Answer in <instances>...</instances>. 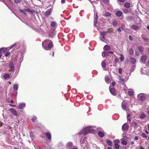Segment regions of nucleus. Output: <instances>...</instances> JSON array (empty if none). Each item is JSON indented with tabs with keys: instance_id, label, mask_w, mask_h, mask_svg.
Returning <instances> with one entry per match:
<instances>
[{
	"instance_id": "44",
	"label": "nucleus",
	"mask_w": 149,
	"mask_h": 149,
	"mask_svg": "<svg viewBox=\"0 0 149 149\" xmlns=\"http://www.w3.org/2000/svg\"><path fill=\"white\" fill-rule=\"evenodd\" d=\"M37 119V118L36 117L34 116L32 118V121L33 122H35L36 120Z\"/></svg>"
},
{
	"instance_id": "4",
	"label": "nucleus",
	"mask_w": 149,
	"mask_h": 149,
	"mask_svg": "<svg viewBox=\"0 0 149 149\" xmlns=\"http://www.w3.org/2000/svg\"><path fill=\"white\" fill-rule=\"evenodd\" d=\"M83 142H84V143H82V141H81V146L84 148V149H86L88 147V144L87 143V142L86 141V138H84L83 140Z\"/></svg>"
},
{
	"instance_id": "13",
	"label": "nucleus",
	"mask_w": 149,
	"mask_h": 149,
	"mask_svg": "<svg viewBox=\"0 0 149 149\" xmlns=\"http://www.w3.org/2000/svg\"><path fill=\"white\" fill-rule=\"evenodd\" d=\"M128 125L126 123H125L122 126V130H126L128 129Z\"/></svg>"
},
{
	"instance_id": "46",
	"label": "nucleus",
	"mask_w": 149,
	"mask_h": 149,
	"mask_svg": "<svg viewBox=\"0 0 149 149\" xmlns=\"http://www.w3.org/2000/svg\"><path fill=\"white\" fill-rule=\"evenodd\" d=\"M123 11L125 13H127L129 12L128 9H124L123 10Z\"/></svg>"
},
{
	"instance_id": "64",
	"label": "nucleus",
	"mask_w": 149,
	"mask_h": 149,
	"mask_svg": "<svg viewBox=\"0 0 149 149\" xmlns=\"http://www.w3.org/2000/svg\"><path fill=\"white\" fill-rule=\"evenodd\" d=\"M127 120L128 121H130L131 120V118H127Z\"/></svg>"
},
{
	"instance_id": "33",
	"label": "nucleus",
	"mask_w": 149,
	"mask_h": 149,
	"mask_svg": "<svg viewBox=\"0 0 149 149\" xmlns=\"http://www.w3.org/2000/svg\"><path fill=\"white\" fill-rule=\"evenodd\" d=\"M129 54L130 55H132L134 53V51L132 49H129Z\"/></svg>"
},
{
	"instance_id": "37",
	"label": "nucleus",
	"mask_w": 149,
	"mask_h": 149,
	"mask_svg": "<svg viewBox=\"0 0 149 149\" xmlns=\"http://www.w3.org/2000/svg\"><path fill=\"white\" fill-rule=\"evenodd\" d=\"M30 137L32 140L34 138V133L32 132H31L30 133Z\"/></svg>"
},
{
	"instance_id": "43",
	"label": "nucleus",
	"mask_w": 149,
	"mask_h": 149,
	"mask_svg": "<svg viewBox=\"0 0 149 149\" xmlns=\"http://www.w3.org/2000/svg\"><path fill=\"white\" fill-rule=\"evenodd\" d=\"M101 40L104 42H106L107 44H108V43L109 42V41L106 39L104 38V39H102Z\"/></svg>"
},
{
	"instance_id": "56",
	"label": "nucleus",
	"mask_w": 149,
	"mask_h": 149,
	"mask_svg": "<svg viewBox=\"0 0 149 149\" xmlns=\"http://www.w3.org/2000/svg\"><path fill=\"white\" fill-rule=\"evenodd\" d=\"M129 39L131 41H132L133 40V38L131 36H129Z\"/></svg>"
},
{
	"instance_id": "10",
	"label": "nucleus",
	"mask_w": 149,
	"mask_h": 149,
	"mask_svg": "<svg viewBox=\"0 0 149 149\" xmlns=\"http://www.w3.org/2000/svg\"><path fill=\"white\" fill-rule=\"evenodd\" d=\"M127 102L126 101H123L121 105V106L122 109L125 110H126V107H127Z\"/></svg>"
},
{
	"instance_id": "45",
	"label": "nucleus",
	"mask_w": 149,
	"mask_h": 149,
	"mask_svg": "<svg viewBox=\"0 0 149 149\" xmlns=\"http://www.w3.org/2000/svg\"><path fill=\"white\" fill-rule=\"evenodd\" d=\"M112 24L114 26H116L117 24V22L116 21H113L112 22Z\"/></svg>"
},
{
	"instance_id": "49",
	"label": "nucleus",
	"mask_w": 149,
	"mask_h": 149,
	"mask_svg": "<svg viewBox=\"0 0 149 149\" xmlns=\"http://www.w3.org/2000/svg\"><path fill=\"white\" fill-rule=\"evenodd\" d=\"M102 1L105 3H107L109 1V0H102Z\"/></svg>"
},
{
	"instance_id": "35",
	"label": "nucleus",
	"mask_w": 149,
	"mask_h": 149,
	"mask_svg": "<svg viewBox=\"0 0 149 149\" xmlns=\"http://www.w3.org/2000/svg\"><path fill=\"white\" fill-rule=\"evenodd\" d=\"M16 45V43L14 44L13 45L11 46L10 47L6 48L7 50H9V49H12L13 47Z\"/></svg>"
},
{
	"instance_id": "12",
	"label": "nucleus",
	"mask_w": 149,
	"mask_h": 149,
	"mask_svg": "<svg viewBox=\"0 0 149 149\" xmlns=\"http://www.w3.org/2000/svg\"><path fill=\"white\" fill-rule=\"evenodd\" d=\"M107 31H104L103 32H101V36H100V39L101 40L102 39H104V36L107 34Z\"/></svg>"
},
{
	"instance_id": "29",
	"label": "nucleus",
	"mask_w": 149,
	"mask_h": 149,
	"mask_svg": "<svg viewBox=\"0 0 149 149\" xmlns=\"http://www.w3.org/2000/svg\"><path fill=\"white\" fill-rule=\"evenodd\" d=\"M98 134L99 136L101 137H103L104 136V134L102 132H99L98 133Z\"/></svg>"
},
{
	"instance_id": "27",
	"label": "nucleus",
	"mask_w": 149,
	"mask_h": 149,
	"mask_svg": "<svg viewBox=\"0 0 149 149\" xmlns=\"http://www.w3.org/2000/svg\"><path fill=\"white\" fill-rule=\"evenodd\" d=\"M106 143L109 146H111L112 144V141L110 140L107 139L106 140Z\"/></svg>"
},
{
	"instance_id": "2",
	"label": "nucleus",
	"mask_w": 149,
	"mask_h": 149,
	"mask_svg": "<svg viewBox=\"0 0 149 149\" xmlns=\"http://www.w3.org/2000/svg\"><path fill=\"white\" fill-rule=\"evenodd\" d=\"M94 126H89L86 127L85 129H84L80 132H79V134L80 135H81L84 134V135L88 134L89 133H92L95 130H94L91 129L94 128Z\"/></svg>"
},
{
	"instance_id": "7",
	"label": "nucleus",
	"mask_w": 149,
	"mask_h": 149,
	"mask_svg": "<svg viewBox=\"0 0 149 149\" xmlns=\"http://www.w3.org/2000/svg\"><path fill=\"white\" fill-rule=\"evenodd\" d=\"M10 75L8 74H2L1 75V78L3 79H7L10 78Z\"/></svg>"
},
{
	"instance_id": "54",
	"label": "nucleus",
	"mask_w": 149,
	"mask_h": 149,
	"mask_svg": "<svg viewBox=\"0 0 149 149\" xmlns=\"http://www.w3.org/2000/svg\"><path fill=\"white\" fill-rule=\"evenodd\" d=\"M119 59L118 58H116L114 60V61L115 63H116L119 61Z\"/></svg>"
},
{
	"instance_id": "11",
	"label": "nucleus",
	"mask_w": 149,
	"mask_h": 149,
	"mask_svg": "<svg viewBox=\"0 0 149 149\" xmlns=\"http://www.w3.org/2000/svg\"><path fill=\"white\" fill-rule=\"evenodd\" d=\"M26 104L24 103H20L18 106V108L19 109H22L25 107Z\"/></svg>"
},
{
	"instance_id": "55",
	"label": "nucleus",
	"mask_w": 149,
	"mask_h": 149,
	"mask_svg": "<svg viewBox=\"0 0 149 149\" xmlns=\"http://www.w3.org/2000/svg\"><path fill=\"white\" fill-rule=\"evenodd\" d=\"M132 124L134 126L136 127L137 126V124L135 122H133Z\"/></svg>"
},
{
	"instance_id": "16",
	"label": "nucleus",
	"mask_w": 149,
	"mask_h": 149,
	"mask_svg": "<svg viewBox=\"0 0 149 149\" xmlns=\"http://www.w3.org/2000/svg\"><path fill=\"white\" fill-rule=\"evenodd\" d=\"M130 63L132 64H135L136 62V60L134 58H131L130 60Z\"/></svg>"
},
{
	"instance_id": "3",
	"label": "nucleus",
	"mask_w": 149,
	"mask_h": 149,
	"mask_svg": "<svg viewBox=\"0 0 149 149\" xmlns=\"http://www.w3.org/2000/svg\"><path fill=\"white\" fill-rule=\"evenodd\" d=\"M8 65L9 68V71L13 72L15 71V69L13 63L11 61L9 63Z\"/></svg>"
},
{
	"instance_id": "9",
	"label": "nucleus",
	"mask_w": 149,
	"mask_h": 149,
	"mask_svg": "<svg viewBox=\"0 0 149 149\" xmlns=\"http://www.w3.org/2000/svg\"><path fill=\"white\" fill-rule=\"evenodd\" d=\"M110 91L111 93L113 95H115L116 94V91L114 88H111V86H110L109 87Z\"/></svg>"
},
{
	"instance_id": "50",
	"label": "nucleus",
	"mask_w": 149,
	"mask_h": 149,
	"mask_svg": "<svg viewBox=\"0 0 149 149\" xmlns=\"http://www.w3.org/2000/svg\"><path fill=\"white\" fill-rule=\"evenodd\" d=\"M15 2L16 3H20L21 0H14Z\"/></svg>"
},
{
	"instance_id": "62",
	"label": "nucleus",
	"mask_w": 149,
	"mask_h": 149,
	"mask_svg": "<svg viewBox=\"0 0 149 149\" xmlns=\"http://www.w3.org/2000/svg\"><path fill=\"white\" fill-rule=\"evenodd\" d=\"M130 116V114L129 113H128L127 114V118H129Z\"/></svg>"
},
{
	"instance_id": "15",
	"label": "nucleus",
	"mask_w": 149,
	"mask_h": 149,
	"mask_svg": "<svg viewBox=\"0 0 149 149\" xmlns=\"http://www.w3.org/2000/svg\"><path fill=\"white\" fill-rule=\"evenodd\" d=\"M146 59L147 56H146L143 55L141 57V61L143 63H144Z\"/></svg>"
},
{
	"instance_id": "34",
	"label": "nucleus",
	"mask_w": 149,
	"mask_h": 149,
	"mask_svg": "<svg viewBox=\"0 0 149 149\" xmlns=\"http://www.w3.org/2000/svg\"><path fill=\"white\" fill-rule=\"evenodd\" d=\"M120 57L119 58L120 60L121 61H123L124 59V57L122 54H120Z\"/></svg>"
},
{
	"instance_id": "57",
	"label": "nucleus",
	"mask_w": 149,
	"mask_h": 149,
	"mask_svg": "<svg viewBox=\"0 0 149 149\" xmlns=\"http://www.w3.org/2000/svg\"><path fill=\"white\" fill-rule=\"evenodd\" d=\"M8 102L10 103L11 104H13V100H11L10 101H8Z\"/></svg>"
},
{
	"instance_id": "19",
	"label": "nucleus",
	"mask_w": 149,
	"mask_h": 149,
	"mask_svg": "<svg viewBox=\"0 0 149 149\" xmlns=\"http://www.w3.org/2000/svg\"><path fill=\"white\" fill-rule=\"evenodd\" d=\"M122 14L123 13L120 10L118 11L116 13V15L118 17L121 16Z\"/></svg>"
},
{
	"instance_id": "6",
	"label": "nucleus",
	"mask_w": 149,
	"mask_h": 149,
	"mask_svg": "<svg viewBox=\"0 0 149 149\" xmlns=\"http://www.w3.org/2000/svg\"><path fill=\"white\" fill-rule=\"evenodd\" d=\"M95 8L94 9V11L95 13V15H94V26H96V24L97 23V19H98V15L97 14V13H96L95 14V10H94Z\"/></svg>"
},
{
	"instance_id": "5",
	"label": "nucleus",
	"mask_w": 149,
	"mask_h": 149,
	"mask_svg": "<svg viewBox=\"0 0 149 149\" xmlns=\"http://www.w3.org/2000/svg\"><path fill=\"white\" fill-rule=\"evenodd\" d=\"M137 97L141 101H143L146 99L145 94L143 93H140L137 95Z\"/></svg>"
},
{
	"instance_id": "28",
	"label": "nucleus",
	"mask_w": 149,
	"mask_h": 149,
	"mask_svg": "<svg viewBox=\"0 0 149 149\" xmlns=\"http://www.w3.org/2000/svg\"><path fill=\"white\" fill-rule=\"evenodd\" d=\"M124 6L125 7L127 8H129L130 6V4L129 3L126 2L124 4Z\"/></svg>"
},
{
	"instance_id": "61",
	"label": "nucleus",
	"mask_w": 149,
	"mask_h": 149,
	"mask_svg": "<svg viewBox=\"0 0 149 149\" xmlns=\"http://www.w3.org/2000/svg\"><path fill=\"white\" fill-rule=\"evenodd\" d=\"M148 109H149V110L148 111L147 113L149 115V106H148V108L147 109V110H148Z\"/></svg>"
},
{
	"instance_id": "41",
	"label": "nucleus",
	"mask_w": 149,
	"mask_h": 149,
	"mask_svg": "<svg viewBox=\"0 0 149 149\" xmlns=\"http://www.w3.org/2000/svg\"><path fill=\"white\" fill-rule=\"evenodd\" d=\"M20 11L22 13L25 15H26L25 12H26L25 10L20 9Z\"/></svg>"
},
{
	"instance_id": "52",
	"label": "nucleus",
	"mask_w": 149,
	"mask_h": 149,
	"mask_svg": "<svg viewBox=\"0 0 149 149\" xmlns=\"http://www.w3.org/2000/svg\"><path fill=\"white\" fill-rule=\"evenodd\" d=\"M134 139L135 141L138 140L139 139V137L138 136H135L134 137Z\"/></svg>"
},
{
	"instance_id": "39",
	"label": "nucleus",
	"mask_w": 149,
	"mask_h": 149,
	"mask_svg": "<svg viewBox=\"0 0 149 149\" xmlns=\"http://www.w3.org/2000/svg\"><path fill=\"white\" fill-rule=\"evenodd\" d=\"M111 15V14L110 13L108 12H106L105 14H104V15L105 16L108 17L110 16Z\"/></svg>"
},
{
	"instance_id": "51",
	"label": "nucleus",
	"mask_w": 149,
	"mask_h": 149,
	"mask_svg": "<svg viewBox=\"0 0 149 149\" xmlns=\"http://www.w3.org/2000/svg\"><path fill=\"white\" fill-rule=\"evenodd\" d=\"M122 71V69L121 68H119L118 69V72L119 74H121Z\"/></svg>"
},
{
	"instance_id": "21",
	"label": "nucleus",
	"mask_w": 149,
	"mask_h": 149,
	"mask_svg": "<svg viewBox=\"0 0 149 149\" xmlns=\"http://www.w3.org/2000/svg\"><path fill=\"white\" fill-rule=\"evenodd\" d=\"M25 10L26 12L30 13L31 14L33 13H35V12L34 10H30L29 8L25 9Z\"/></svg>"
},
{
	"instance_id": "17",
	"label": "nucleus",
	"mask_w": 149,
	"mask_h": 149,
	"mask_svg": "<svg viewBox=\"0 0 149 149\" xmlns=\"http://www.w3.org/2000/svg\"><path fill=\"white\" fill-rule=\"evenodd\" d=\"M106 63L105 62V61H103L102 62L101 65L102 68L104 70H106L105 68L106 65Z\"/></svg>"
},
{
	"instance_id": "22",
	"label": "nucleus",
	"mask_w": 149,
	"mask_h": 149,
	"mask_svg": "<svg viewBox=\"0 0 149 149\" xmlns=\"http://www.w3.org/2000/svg\"><path fill=\"white\" fill-rule=\"evenodd\" d=\"M46 137L49 140L51 139V135L50 133L49 132H47L46 133Z\"/></svg>"
},
{
	"instance_id": "38",
	"label": "nucleus",
	"mask_w": 149,
	"mask_h": 149,
	"mask_svg": "<svg viewBox=\"0 0 149 149\" xmlns=\"http://www.w3.org/2000/svg\"><path fill=\"white\" fill-rule=\"evenodd\" d=\"M143 47L140 46L138 47V50L140 52H142L143 51Z\"/></svg>"
},
{
	"instance_id": "60",
	"label": "nucleus",
	"mask_w": 149,
	"mask_h": 149,
	"mask_svg": "<svg viewBox=\"0 0 149 149\" xmlns=\"http://www.w3.org/2000/svg\"><path fill=\"white\" fill-rule=\"evenodd\" d=\"M115 83L114 81L112 82L111 83L112 85H113V86L115 85Z\"/></svg>"
},
{
	"instance_id": "23",
	"label": "nucleus",
	"mask_w": 149,
	"mask_h": 149,
	"mask_svg": "<svg viewBox=\"0 0 149 149\" xmlns=\"http://www.w3.org/2000/svg\"><path fill=\"white\" fill-rule=\"evenodd\" d=\"M105 79L106 82L107 84H109L110 83V79L108 76H105Z\"/></svg>"
},
{
	"instance_id": "14",
	"label": "nucleus",
	"mask_w": 149,
	"mask_h": 149,
	"mask_svg": "<svg viewBox=\"0 0 149 149\" xmlns=\"http://www.w3.org/2000/svg\"><path fill=\"white\" fill-rule=\"evenodd\" d=\"M10 111H11L12 113L15 116H17V113L16 111L14 109L12 108L10 109Z\"/></svg>"
},
{
	"instance_id": "8",
	"label": "nucleus",
	"mask_w": 149,
	"mask_h": 149,
	"mask_svg": "<svg viewBox=\"0 0 149 149\" xmlns=\"http://www.w3.org/2000/svg\"><path fill=\"white\" fill-rule=\"evenodd\" d=\"M114 143L115 147L116 149H119V145L118 144L119 143V141L118 140H115L113 141Z\"/></svg>"
},
{
	"instance_id": "24",
	"label": "nucleus",
	"mask_w": 149,
	"mask_h": 149,
	"mask_svg": "<svg viewBox=\"0 0 149 149\" xmlns=\"http://www.w3.org/2000/svg\"><path fill=\"white\" fill-rule=\"evenodd\" d=\"M108 55H109L108 52H106L104 51H103L102 53V55L103 57H106Z\"/></svg>"
},
{
	"instance_id": "63",
	"label": "nucleus",
	"mask_w": 149,
	"mask_h": 149,
	"mask_svg": "<svg viewBox=\"0 0 149 149\" xmlns=\"http://www.w3.org/2000/svg\"><path fill=\"white\" fill-rule=\"evenodd\" d=\"M120 2H124L125 0H118Z\"/></svg>"
},
{
	"instance_id": "40",
	"label": "nucleus",
	"mask_w": 149,
	"mask_h": 149,
	"mask_svg": "<svg viewBox=\"0 0 149 149\" xmlns=\"http://www.w3.org/2000/svg\"><path fill=\"white\" fill-rule=\"evenodd\" d=\"M121 143L123 145H126L127 144V142L125 140H123L121 141Z\"/></svg>"
},
{
	"instance_id": "1",
	"label": "nucleus",
	"mask_w": 149,
	"mask_h": 149,
	"mask_svg": "<svg viewBox=\"0 0 149 149\" xmlns=\"http://www.w3.org/2000/svg\"><path fill=\"white\" fill-rule=\"evenodd\" d=\"M43 48L45 50H50L53 47L52 42L50 40L47 39L45 40L42 43Z\"/></svg>"
},
{
	"instance_id": "20",
	"label": "nucleus",
	"mask_w": 149,
	"mask_h": 149,
	"mask_svg": "<svg viewBox=\"0 0 149 149\" xmlns=\"http://www.w3.org/2000/svg\"><path fill=\"white\" fill-rule=\"evenodd\" d=\"M51 9H48L45 13V15L46 16L49 15L51 13Z\"/></svg>"
},
{
	"instance_id": "32",
	"label": "nucleus",
	"mask_w": 149,
	"mask_h": 149,
	"mask_svg": "<svg viewBox=\"0 0 149 149\" xmlns=\"http://www.w3.org/2000/svg\"><path fill=\"white\" fill-rule=\"evenodd\" d=\"M133 91L131 89L128 91V94L130 96H132L133 95Z\"/></svg>"
},
{
	"instance_id": "42",
	"label": "nucleus",
	"mask_w": 149,
	"mask_h": 149,
	"mask_svg": "<svg viewBox=\"0 0 149 149\" xmlns=\"http://www.w3.org/2000/svg\"><path fill=\"white\" fill-rule=\"evenodd\" d=\"M72 143L70 142H69L67 143V146L69 147L71 146L72 145Z\"/></svg>"
},
{
	"instance_id": "59",
	"label": "nucleus",
	"mask_w": 149,
	"mask_h": 149,
	"mask_svg": "<svg viewBox=\"0 0 149 149\" xmlns=\"http://www.w3.org/2000/svg\"><path fill=\"white\" fill-rule=\"evenodd\" d=\"M108 52H109V53H110L112 54H113V52L112 51H109Z\"/></svg>"
},
{
	"instance_id": "53",
	"label": "nucleus",
	"mask_w": 149,
	"mask_h": 149,
	"mask_svg": "<svg viewBox=\"0 0 149 149\" xmlns=\"http://www.w3.org/2000/svg\"><path fill=\"white\" fill-rule=\"evenodd\" d=\"M10 54V53L9 52H7L5 54V56H8Z\"/></svg>"
},
{
	"instance_id": "48",
	"label": "nucleus",
	"mask_w": 149,
	"mask_h": 149,
	"mask_svg": "<svg viewBox=\"0 0 149 149\" xmlns=\"http://www.w3.org/2000/svg\"><path fill=\"white\" fill-rule=\"evenodd\" d=\"M141 136L143 138H146L147 136L146 134L144 133H142L141 134Z\"/></svg>"
},
{
	"instance_id": "36",
	"label": "nucleus",
	"mask_w": 149,
	"mask_h": 149,
	"mask_svg": "<svg viewBox=\"0 0 149 149\" xmlns=\"http://www.w3.org/2000/svg\"><path fill=\"white\" fill-rule=\"evenodd\" d=\"M146 68H141V74H145L146 73V72H143V71L144 70H145L146 69Z\"/></svg>"
},
{
	"instance_id": "18",
	"label": "nucleus",
	"mask_w": 149,
	"mask_h": 149,
	"mask_svg": "<svg viewBox=\"0 0 149 149\" xmlns=\"http://www.w3.org/2000/svg\"><path fill=\"white\" fill-rule=\"evenodd\" d=\"M131 29L134 30H136L138 29V27L136 25L134 24L132 25L131 26Z\"/></svg>"
},
{
	"instance_id": "31",
	"label": "nucleus",
	"mask_w": 149,
	"mask_h": 149,
	"mask_svg": "<svg viewBox=\"0 0 149 149\" xmlns=\"http://www.w3.org/2000/svg\"><path fill=\"white\" fill-rule=\"evenodd\" d=\"M13 88L15 90H17L18 88V84H14Z\"/></svg>"
},
{
	"instance_id": "47",
	"label": "nucleus",
	"mask_w": 149,
	"mask_h": 149,
	"mask_svg": "<svg viewBox=\"0 0 149 149\" xmlns=\"http://www.w3.org/2000/svg\"><path fill=\"white\" fill-rule=\"evenodd\" d=\"M119 78L120 79L121 82H122L123 83V82L124 81V79L120 75L119 76Z\"/></svg>"
},
{
	"instance_id": "25",
	"label": "nucleus",
	"mask_w": 149,
	"mask_h": 149,
	"mask_svg": "<svg viewBox=\"0 0 149 149\" xmlns=\"http://www.w3.org/2000/svg\"><path fill=\"white\" fill-rule=\"evenodd\" d=\"M103 49L107 51H109L111 49V48L108 45H105Z\"/></svg>"
},
{
	"instance_id": "30",
	"label": "nucleus",
	"mask_w": 149,
	"mask_h": 149,
	"mask_svg": "<svg viewBox=\"0 0 149 149\" xmlns=\"http://www.w3.org/2000/svg\"><path fill=\"white\" fill-rule=\"evenodd\" d=\"M146 115L143 113H141L139 116L140 118L143 119L145 117Z\"/></svg>"
},
{
	"instance_id": "58",
	"label": "nucleus",
	"mask_w": 149,
	"mask_h": 149,
	"mask_svg": "<svg viewBox=\"0 0 149 149\" xmlns=\"http://www.w3.org/2000/svg\"><path fill=\"white\" fill-rule=\"evenodd\" d=\"M65 0H61V2L62 3H65Z\"/></svg>"
},
{
	"instance_id": "26",
	"label": "nucleus",
	"mask_w": 149,
	"mask_h": 149,
	"mask_svg": "<svg viewBox=\"0 0 149 149\" xmlns=\"http://www.w3.org/2000/svg\"><path fill=\"white\" fill-rule=\"evenodd\" d=\"M56 25V22L55 21H52L51 22V26L52 27H55Z\"/></svg>"
}]
</instances>
